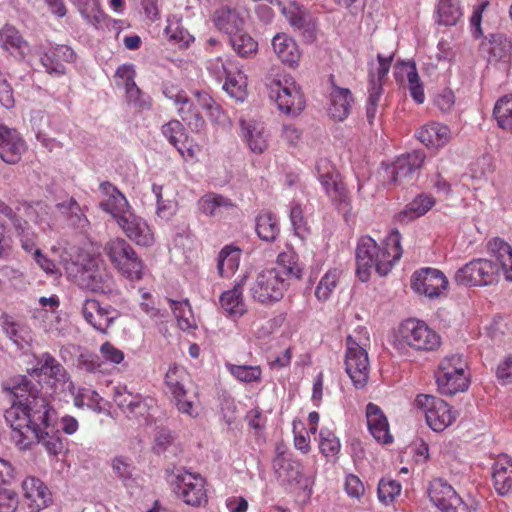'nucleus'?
Listing matches in <instances>:
<instances>
[{"mask_svg":"<svg viewBox=\"0 0 512 512\" xmlns=\"http://www.w3.org/2000/svg\"><path fill=\"white\" fill-rule=\"evenodd\" d=\"M2 391L10 403L4 410V419L14 431L18 446L30 447L32 441L26 433L31 432L49 455L58 456L66 449L57 428V412L37 385L20 376L11 385L3 383Z\"/></svg>","mask_w":512,"mask_h":512,"instance_id":"nucleus-1","label":"nucleus"},{"mask_svg":"<svg viewBox=\"0 0 512 512\" xmlns=\"http://www.w3.org/2000/svg\"><path fill=\"white\" fill-rule=\"evenodd\" d=\"M402 253L401 235L397 229L391 230L382 246H379L372 237L362 236L355 252L357 277L362 282L368 281L372 268H375L380 276L387 275Z\"/></svg>","mask_w":512,"mask_h":512,"instance_id":"nucleus-2","label":"nucleus"},{"mask_svg":"<svg viewBox=\"0 0 512 512\" xmlns=\"http://www.w3.org/2000/svg\"><path fill=\"white\" fill-rule=\"evenodd\" d=\"M467 362L461 354L445 356L436 371L438 390L443 395L452 396L469 388L470 380L466 373Z\"/></svg>","mask_w":512,"mask_h":512,"instance_id":"nucleus-3","label":"nucleus"},{"mask_svg":"<svg viewBox=\"0 0 512 512\" xmlns=\"http://www.w3.org/2000/svg\"><path fill=\"white\" fill-rule=\"evenodd\" d=\"M170 486L176 497L189 506L199 507L207 503L206 480L198 473L177 468L172 473Z\"/></svg>","mask_w":512,"mask_h":512,"instance_id":"nucleus-4","label":"nucleus"},{"mask_svg":"<svg viewBox=\"0 0 512 512\" xmlns=\"http://www.w3.org/2000/svg\"><path fill=\"white\" fill-rule=\"evenodd\" d=\"M104 252L115 268L127 279L139 281L143 276V262L132 246L122 238L106 243Z\"/></svg>","mask_w":512,"mask_h":512,"instance_id":"nucleus-5","label":"nucleus"},{"mask_svg":"<svg viewBox=\"0 0 512 512\" xmlns=\"http://www.w3.org/2000/svg\"><path fill=\"white\" fill-rule=\"evenodd\" d=\"M187 380L188 374L183 367L176 364L169 366L165 374V384L172 395V401L176 409L181 414L196 418L199 411L195 403V395L186 389L185 383Z\"/></svg>","mask_w":512,"mask_h":512,"instance_id":"nucleus-6","label":"nucleus"},{"mask_svg":"<svg viewBox=\"0 0 512 512\" xmlns=\"http://www.w3.org/2000/svg\"><path fill=\"white\" fill-rule=\"evenodd\" d=\"M76 272L73 275L75 283L82 289L96 293L109 294L115 287L113 276L100 266L96 259L88 258L84 263L74 264Z\"/></svg>","mask_w":512,"mask_h":512,"instance_id":"nucleus-7","label":"nucleus"},{"mask_svg":"<svg viewBox=\"0 0 512 512\" xmlns=\"http://www.w3.org/2000/svg\"><path fill=\"white\" fill-rule=\"evenodd\" d=\"M269 95L278 109L289 116H298L306 106L304 94L292 77L285 76L273 81Z\"/></svg>","mask_w":512,"mask_h":512,"instance_id":"nucleus-8","label":"nucleus"},{"mask_svg":"<svg viewBox=\"0 0 512 512\" xmlns=\"http://www.w3.org/2000/svg\"><path fill=\"white\" fill-rule=\"evenodd\" d=\"M402 344L417 351H433L440 346L441 338L423 321L408 319L399 328L397 346Z\"/></svg>","mask_w":512,"mask_h":512,"instance_id":"nucleus-9","label":"nucleus"},{"mask_svg":"<svg viewBox=\"0 0 512 512\" xmlns=\"http://www.w3.org/2000/svg\"><path fill=\"white\" fill-rule=\"evenodd\" d=\"M345 371L356 389H362L369 380L370 362L366 349L352 335L346 338Z\"/></svg>","mask_w":512,"mask_h":512,"instance_id":"nucleus-10","label":"nucleus"},{"mask_svg":"<svg viewBox=\"0 0 512 512\" xmlns=\"http://www.w3.org/2000/svg\"><path fill=\"white\" fill-rule=\"evenodd\" d=\"M499 265L487 259H474L459 268L454 275L457 285L487 286L497 281Z\"/></svg>","mask_w":512,"mask_h":512,"instance_id":"nucleus-11","label":"nucleus"},{"mask_svg":"<svg viewBox=\"0 0 512 512\" xmlns=\"http://www.w3.org/2000/svg\"><path fill=\"white\" fill-rule=\"evenodd\" d=\"M288 286L289 282H286L279 272L273 268H267L257 274L250 292L254 300L271 304L283 298Z\"/></svg>","mask_w":512,"mask_h":512,"instance_id":"nucleus-12","label":"nucleus"},{"mask_svg":"<svg viewBox=\"0 0 512 512\" xmlns=\"http://www.w3.org/2000/svg\"><path fill=\"white\" fill-rule=\"evenodd\" d=\"M417 407L424 409L427 425L435 432H442L455 420L452 408L444 400L420 394L415 399Z\"/></svg>","mask_w":512,"mask_h":512,"instance_id":"nucleus-13","label":"nucleus"},{"mask_svg":"<svg viewBox=\"0 0 512 512\" xmlns=\"http://www.w3.org/2000/svg\"><path fill=\"white\" fill-rule=\"evenodd\" d=\"M273 468L282 485L302 490L311 489L312 477L304 473V467L299 460L277 455L273 460Z\"/></svg>","mask_w":512,"mask_h":512,"instance_id":"nucleus-14","label":"nucleus"},{"mask_svg":"<svg viewBox=\"0 0 512 512\" xmlns=\"http://www.w3.org/2000/svg\"><path fill=\"white\" fill-rule=\"evenodd\" d=\"M276 4L290 25L301 31L308 41L316 39V23L311 14L295 0H267Z\"/></svg>","mask_w":512,"mask_h":512,"instance_id":"nucleus-15","label":"nucleus"},{"mask_svg":"<svg viewBox=\"0 0 512 512\" xmlns=\"http://www.w3.org/2000/svg\"><path fill=\"white\" fill-rule=\"evenodd\" d=\"M38 56L45 71L52 76H63L66 74V63H72L76 59L74 50L63 44H57L45 48L39 47Z\"/></svg>","mask_w":512,"mask_h":512,"instance_id":"nucleus-16","label":"nucleus"},{"mask_svg":"<svg viewBox=\"0 0 512 512\" xmlns=\"http://www.w3.org/2000/svg\"><path fill=\"white\" fill-rule=\"evenodd\" d=\"M448 280L438 269L422 268L415 271L411 278V288L418 294L428 298L438 297L447 289Z\"/></svg>","mask_w":512,"mask_h":512,"instance_id":"nucleus-17","label":"nucleus"},{"mask_svg":"<svg viewBox=\"0 0 512 512\" xmlns=\"http://www.w3.org/2000/svg\"><path fill=\"white\" fill-rule=\"evenodd\" d=\"M84 319L95 330L106 334L108 328L118 318V311L111 305H102L98 300L86 299L81 308Z\"/></svg>","mask_w":512,"mask_h":512,"instance_id":"nucleus-18","label":"nucleus"},{"mask_svg":"<svg viewBox=\"0 0 512 512\" xmlns=\"http://www.w3.org/2000/svg\"><path fill=\"white\" fill-rule=\"evenodd\" d=\"M26 150V142L18 131L0 124V158L5 163L14 165L21 160Z\"/></svg>","mask_w":512,"mask_h":512,"instance_id":"nucleus-19","label":"nucleus"},{"mask_svg":"<svg viewBox=\"0 0 512 512\" xmlns=\"http://www.w3.org/2000/svg\"><path fill=\"white\" fill-rule=\"evenodd\" d=\"M135 76L136 71L132 64H122L115 72V77L122 80L128 103L140 110L148 109L150 98L136 85Z\"/></svg>","mask_w":512,"mask_h":512,"instance_id":"nucleus-20","label":"nucleus"},{"mask_svg":"<svg viewBox=\"0 0 512 512\" xmlns=\"http://www.w3.org/2000/svg\"><path fill=\"white\" fill-rule=\"evenodd\" d=\"M126 236L137 245L149 247L154 243V234L148 223L133 213L121 217L117 223Z\"/></svg>","mask_w":512,"mask_h":512,"instance_id":"nucleus-21","label":"nucleus"},{"mask_svg":"<svg viewBox=\"0 0 512 512\" xmlns=\"http://www.w3.org/2000/svg\"><path fill=\"white\" fill-rule=\"evenodd\" d=\"M426 155L421 150H414L397 158L393 165L392 181L399 184L409 183L414 173L420 169Z\"/></svg>","mask_w":512,"mask_h":512,"instance_id":"nucleus-22","label":"nucleus"},{"mask_svg":"<svg viewBox=\"0 0 512 512\" xmlns=\"http://www.w3.org/2000/svg\"><path fill=\"white\" fill-rule=\"evenodd\" d=\"M246 276L235 283L232 289L224 291L220 297V307L227 317L234 321L240 319L247 312V305L243 298V285Z\"/></svg>","mask_w":512,"mask_h":512,"instance_id":"nucleus-23","label":"nucleus"},{"mask_svg":"<svg viewBox=\"0 0 512 512\" xmlns=\"http://www.w3.org/2000/svg\"><path fill=\"white\" fill-rule=\"evenodd\" d=\"M404 73L406 74L408 89L412 99L416 103L422 104L425 100V94L415 62H397L394 71L395 80L397 82H402Z\"/></svg>","mask_w":512,"mask_h":512,"instance_id":"nucleus-24","label":"nucleus"},{"mask_svg":"<svg viewBox=\"0 0 512 512\" xmlns=\"http://www.w3.org/2000/svg\"><path fill=\"white\" fill-rule=\"evenodd\" d=\"M367 425L374 439L382 444L392 443L393 437L389 424L382 410L375 404L369 403L366 407Z\"/></svg>","mask_w":512,"mask_h":512,"instance_id":"nucleus-25","label":"nucleus"},{"mask_svg":"<svg viewBox=\"0 0 512 512\" xmlns=\"http://www.w3.org/2000/svg\"><path fill=\"white\" fill-rule=\"evenodd\" d=\"M163 136L173 145L183 157L194 158L195 149L188 143V135L183 124L173 119L161 128Z\"/></svg>","mask_w":512,"mask_h":512,"instance_id":"nucleus-26","label":"nucleus"},{"mask_svg":"<svg viewBox=\"0 0 512 512\" xmlns=\"http://www.w3.org/2000/svg\"><path fill=\"white\" fill-rule=\"evenodd\" d=\"M330 81L333 90L330 93L328 113L333 119L343 121L350 113L351 104L353 102L352 93L347 88L338 87L334 83L333 75H330Z\"/></svg>","mask_w":512,"mask_h":512,"instance_id":"nucleus-27","label":"nucleus"},{"mask_svg":"<svg viewBox=\"0 0 512 512\" xmlns=\"http://www.w3.org/2000/svg\"><path fill=\"white\" fill-rule=\"evenodd\" d=\"M480 48L488 55V61H505L510 57L512 43L503 33L489 34L480 44Z\"/></svg>","mask_w":512,"mask_h":512,"instance_id":"nucleus-28","label":"nucleus"},{"mask_svg":"<svg viewBox=\"0 0 512 512\" xmlns=\"http://www.w3.org/2000/svg\"><path fill=\"white\" fill-rule=\"evenodd\" d=\"M450 135L449 127L438 122L425 124L416 131V137L421 143L435 149L444 147L449 142Z\"/></svg>","mask_w":512,"mask_h":512,"instance_id":"nucleus-29","label":"nucleus"},{"mask_svg":"<svg viewBox=\"0 0 512 512\" xmlns=\"http://www.w3.org/2000/svg\"><path fill=\"white\" fill-rule=\"evenodd\" d=\"M0 326L6 336L19 350L28 348L33 340L30 329L6 313L0 316Z\"/></svg>","mask_w":512,"mask_h":512,"instance_id":"nucleus-30","label":"nucleus"},{"mask_svg":"<svg viewBox=\"0 0 512 512\" xmlns=\"http://www.w3.org/2000/svg\"><path fill=\"white\" fill-rule=\"evenodd\" d=\"M30 375H45L58 383H66L69 375L64 366L48 352L42 353L37 358V367L33 368Z\"/></svg>","mask_w":512,"mask_h":512,"instance_id":"nucleus-31","label":"nucleus"},{"mask_svg":"<svg viewBox=\"0 0 512 512\" xmlns=\"http://www.w3.org/2000/svg\"><path fill=\"white\" fill-rule=\"evenodd\" d=\"M239 123L241 135L250 150L256 154H262L268 146L263 125L256 121L245 119H240Z\"/></svg>","mask_w":512,"mask_h":512,"instance_id":"nucleus-32","label":"nucleus"},{"mask_svg":"<svg viewBox=\"0 0 512 512\" xmlns=\"http://www.w3.org/2000/svg\"><path fill=\"white\" fill-rule=\"evenodd\" d=\"M177 112L183 122L194 132H200L205 127V120L186 93L175 95Z\"/></svg>","mask_w":512,"mask_h":512,"instance_id":"nucleus-33","label":"nucleus"},{"mask_svg":"<svg viewBox=\"0 0 512 512\" xmlns=\"http://www.w3.org/2000/svg\"><path fill=\"white\" fill-rule=\"evenodd\" d=\"M272 47L278 58L290 67L297 66L301 52L295 40L285 33H278L272 39Z\"/></svg>","mask_w":512,"mask_h":512,"instance_id":"nucleus-34","label":"nucleus"},{"mask_svg":"<svg viewBox=\"0 0 512 512\" xmlns=\"http://www.w3.org/2000/svg\"><path fill=\"white\" fill-rule=\"evenodd\" d=\"M24 496L30 500V506L41 510L51 501V493L47 486L38 478L27 477L22 483Z\"/></svg>","mask_w":512,"mask_h":512,"instance_id":"nucleus-35","label":"nucleus"},{"mask_svg":"<svg viewBox=\"0 0 512 512\" xmlns=\"http://www.w3.org/2000/svg\"><path fill=\"white\" fill-rule=\"evenodd\" d=\"M275 269L286 282L290 279H300L303 274V267L299 263L298 254L290 249L281 252L277 256Z\"/></svg>","mask_w":512,"mask_h":512,"instance_id":"nucleus-36","label":"nucleus"},{"mask_svg":"<svg viewBox=\"0 0 512 512\" xmlns=\"http://www.w3.org/2000/svg\"><path fill=\"white\" fill-rule=\"evenodd\" d=\"M322 187L331 203L339 211H343L344 213L350 212L351 198L341 176L334 178L329 181V184H324Z\"/></svg>","mask_w":512,"mask_h":512,"instance_id":"nucleus-37","label":"nucleus"},{"mask_svg":"<svg viewBox=\"0 0 512 512\" xmlns=\"http://www.w3.org/2000/svg\"><path fill=\"white\" fill-rule=\"evenodd\" d=\"M434 204L435 199L432 196L419 194L396 215V219L401 223H407L426 214Z\"/></svg>","mask_w":512,"mask_h":512,"instance_id":"nucleus-38","label":"nucleus"},{"mask_svg":"<svg viewBox=\"0 0 512 512\" xmlns=\"http://www.w3.org/2000/svg\"><path fill=\"white\" fill-rule=\"evenodd\" d=\"M214 23L219 30L231 37L242 30L244 21L235 9L221 7L214 13Z\"/></svg>","mask_w":512,"mask_h":512,"instance_id":"nucleus-39","label":"nucleus"},{"mask_svg":"<svg viewBox=\"0 0 512 512\" xmlns=\"http://www.w3.org/2000/svg\"><path fill=\"white\" fill-rule=\"evenodd\" d=\"M241 250L227 245L221 249L217 257V270L221 278H230L238 269Z\"/></svg>","mask_w":512,"mask_h":512,"instance_id":"nucleus-40","label":"nucleus"},{"mask_svg":"<svg viewBox=\"0 0 512 512\" xmlns=\"http://www.w3.org/2000/svg\"><path fill=\"white\" fill-rule=\"evenodd\" d=\"M492 479L498 494L505 496L512 492V461L498 460L493 466Z\"/></svg>","mask_w":512,"mask_h":512,"instance_id":"nucleus-41","label":"nucleus"},{"mask_svg":"<svg viewBox=\"0 0 512 512\" xmlns=\"http://www.w3.org/2000/svg\"><path fill=\"white\" fill-rule=\"evenodd\" d=\"M428 495L431 502L439 509H443L454 498L460 497L454 488L442 479H435L431 482Z\"/></svg>","mask_w":512,"mask_h":512,"instance_id":"nucleus-42","label":"nucleus"},{"mask_svg":"<svg viewBox=\"0 0 512 512\" xmlns=\"http://www.w3.org/2000/svg\"><path fill=\"white\" fill-rule=\"evenodd\" d=\"M199 209L208 216L221 215L223 211L234 207L232 201L217 193H208L202 196L198 201Z\"/></svg>","mask_w":512,"mask_h":512,"instance_id":"nucleus-43","label":"nucleus"},{"mask_svg":"<svg viewBox=\"0 0 512 512\" xmlns=\"http://www.w3.org/2000/svg\"><path fill=\"white\" fill-rule=\"evenodd\" d=\"M256 233L260 239L273 242L279 235L280 228L276 216L269 211H262L256 217Z\"/></svg>","mask_w":512,"mask_h":512,"instance_id":"nucleus-44","label":"nucleus"},{"mask_svg":"<svg viewBox=\"0 0 512 512\" xmlns=\"http://www.w3.org/2000/svg\"><path fill=\"white\" fill-rule=\"evenodd\" d=\"M436 14L439 24L453 26L461 19L463 12L459 0H439Z\"/></svg>","mask_w":512,"mask_h":512,"instance_id":"nucleus-45","label":"nucleus"},{"mask_svg":"<svg viewBox=\"0 0 512 512\" xmlns=\"http://www.w3.org/2000/svg\"><path fill=\"white\" fill-rule=\"evenodd\" d=\"M81 16L94 26L100 25L105 15L100 8L99 0H70Z\"/></svg>","mask_w":512,"mask_h":512,"instance_id":"nucleus-46","label":"nucleus"},{"mask_svg":"<svg viewBox=\"0 0 512 512\" xmlns=\"http://www.w3.org/2000/svg\"><path fill=\"white\" fill-rule=\"evenodd\" d=\"M168 302L177 320V325L182 331H187L196 327L191 306L187 299L182 301L168 299Z\"/></svg>","mask_w":512,"mask_h":512,"instance_id":"nucleus-47","label":"nucleus"},{"mask_svg":"<svg viewBox=\"0 0 512 512\" xmlns=\"http://www.w3.org/2000/svg\"><path fill=\"white\" fill-rule=\"evenodd\" d=\"M226 370L239 382L258 383L262 379V370L258 365H238L225 363Z\"/></svg>","mask_w":512,"mask_h":512,"instance_id":"nucleus-48","label":"nucleus"},{"mask_svg":"<svg viewBox=\"0 0 512 512\" xmlns=\"http://www.w3.org/2000/svg\"><path fill=\"white\" fill-rule=\"evenodd\" d=\"M230 44L238 56L249 58L256 54L258 43L243 30L229 37Z\"/></svg>","mask_w":512,"mask_h":512,"instance_id":"nucleus-49","label":"nucleus"},{"mask_svg":"<svg viewBox=\"0 0 512 512\" xmlns=\"http://www.w3.org/2000/svg\"><path fill=\"white\" fill-rule=\"evenodd\" d=\"M223 89L237 101L246 97V76L239 70H233L224 80Z\"/></svg>","mask_w":512,"mask_h":512,"instance_id":"nucleus-50","label":"nucleus"},{"mask_svg":"<svg viewBox=\"0 0 512 512\" xmlns=\"http://www.w3.org/2000/svg\"><path fill=\"white\" fill-rule=\"evenodd\" d=\"M341 271L337 268L329 269L320 279L315 289V296L319 301H327L336 288Z\"/></svg>","mask_w":512,"mask_h":512,"instance_id":"nucleus-51","label":"nucleus"},{"mask_svg":"<svg viewBox=\"0 0 512 512\" xmlns=\"http://www.w3.org/2000/svg\"><path fill=\"white\" fill-rule=\"evenodd\" d=\"M102 210L108 212L118 223L119 218L127 216L128 213V201L125 196L119 191L109 198L100 202Z\"/></svg>","mask_w":512,"mask_h":512,"instance_id":"nucleus-52","label":"nucleus"},{"mask_svg":"<svg viewBox=\"0 0 512 512\" xmlns=\"http://www.w3.org/2000/svg\"><path fill=\"white\" fill-rule=\"evenodd\" d=\"M493 116L500 128L512 130V95L504 96L496 102Z\"/></svg>","mask_w":512,"mask_h":512,"instance_id":"nucleus-53","label":"nucleus"},{"mask_svg":"<svg viewBox=\"0 0 512 512\" xmlns=\"http://www.w3.org/2000/svg\"><path fill=\"white\" fill-rule=\"evenodd\" d=\"M26 44V41L15 27L5 25L0 30V47L3 50H21L23 46H26Z\"/></svg>","mask_w":512,"mask_h":512,"instance_id":"nucleus-54","label":"nucleus"},{"mask_svg":"<svg viewBox=\"0 0 512 512\" xmlns=\"http://www.w3.org/2000/svg\"><path fill=\"white\" fill-rule=\"evenodd\" d=\"M401 484L393 479H381L378 484V499L385 505L391 504L401 492Z\"/></svg>","mask_w":512,"mask_h":512,"instance_id":"nucleus-55","label":"nucleus"},{"mask_svg":"<svg viewBox=\"0 0 512 512\" xmlns=\"http://www.w3.org/2000/svg\"><path fill=\"white\" fill-rule=\"evenodd\" d=\"M319 437V449L324 456H335L339 453L341 445L334 433L328 429H322Z\"/></svg>","mask_w":512,"mask_h":512,"instance_id":"nucleus-56","label":"nucleus"},{"mask_svg":"<svg viewBox=\"0 0 512 512\" xmlns=\"http://www.w3.org/2000/svg\"><path fill=\"white\" fill-rule=\"evenodd\" d=\"M317 179L321 185L329 184V181L341 176L335 165L327 158H321L316 162Z\"/></svg>","mask_w":512,"mask_h":512,"instance_id":"nucleus-57","label":"nucleus"},{"mask_svg":"<svg viewBox=\"0 0 512 512\" xmlns=\"http://www.w3.org/2000/svg\"><path fill=\"white\" fill-rule=\"evenodd\" d=\"M208 71L218 81H223L233 70H237L233 61H224L222 58L217 57L209 61L207 66Z\"/></svg>","mask_w":512,"mask_h":512,"instance_id":"nucleus-58","label":"nucleus"},{"mask_svg":"<svg viewBox=\"0 0 512 512\" xmlns=\"http://www.w3.org/2000/svg\"><path fill=\"white\" fill-rule=\"evenodd\" d=\"M165 33L171 41L178 44L188 45L193 40V36L178 23L169 24L165 28Z\"/></svg>","mask_w":512,"mask_h":512,"instance_id":"nucleus-59","label":"nucleus"},{"mask_svg":"<svg viewBox=\"0 0 512 512\" xmlns=\"http://www.w3.org/2000/svg\"><path fill=\"white\" fill-rule=\"evenodd\" d=\"M147 411L148 405L146 403V398L139 393H135L133 397L129 399V403L123 412L128 415L138 417L145 415Z\"/></svg>","mask_w":512,"mask_h":512,"instance_id":"nucleus-60","label":"nucleus"},{"mask_svg":"<svg viewBox=\"0 0 512 512\" xmlns=\"http://www.w3.org/2000/svg\"><path fill=\"white\" fill-rule=\"evenodd\" d=\"M112 468L116 475L122 480H129L134 470L131 461L123 456L115 457L112 460Z\"/></svg>","mask_w":512,"mask_h":512,"instance_id":"nucleus-61","label":"nucleus"},{"mask_svg":"<svg viewBox=\"0 0 512 512\" xmlns=\"http://www.w3.org/2000/svg\"><path fill=\"white\" fill-rule=\"evenodd\" d=\"M194 95L197 99V103L207 111L210 117H217L220 112V107L208 92L196 90Z\"/></svg>","mask_w":512,"mask_h":512,"instance_id":"nucleus-62","label":"nucleus"},{"mask_svg":"<svg viewBox=\"0 0 512 512\" xmlns=\"http://www.w3.org/2000/svg\"><path fill=\"white\" fill-rule=\"evenodd\" d=\"M78 365L86 372L95 373L101 371L102 362L97 354L87 352L79 356Z\"/></svg>","mask_w":512,"mask_h":512,"instance_id":"nucleus-63","label":"nucleus"},{"mask_svg":"<svg viewBox=\"0 0 512 512\" xmlns=\"http://www.w3.org/2000/svg\"><path fill=\"white\" fill-rule=\"evenodd\" d=\"M17 505V494L11 489L0 488V512H15Z\"/></svg>","mask_w":512,"mask_h":512,"instance_id":"nucleus-64","label":"nucleus"}]
</instances>
